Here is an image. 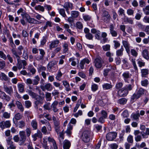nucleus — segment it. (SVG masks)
Returning a JSON list of instances; mask_svg holds the SVG:
<instances>
[{"instance_id":"f257e3e1","label":"nucleus","mask_w":149,"mask_h":149,"mask_svg":"<svg viewBox=\"0 0 149 149\" xmlns=\"http://www.w3.org/2000/svg\"><path fill=\"white\" fill-rule=\"evenodd\" d=\"M90 132L88 131H85L82 133L81 138L84 141L87 143L90 141Z\"/></svg>"},{"instance_id":"f03ea898","label":"nucleus","mask_w":149,"mask_h":149,"mask_svg":"<svg viewBox=\"0 0 149 149\" xmlns=\"http://www.w3.org/2000/svg\"><path fill=\"white\" fill-rule=\"evenodd\" d=\"M23 18H25L27 22L31 24H38L39 22L35 19L30 17L28 15L25 14H21Z\"/></svg>"},{"instance_id":"7ed1b4c3","label":"nucleus","mask_w":149,"mask_h":149,"mask_svg":"<svg viewBox=\"0 0 149 149\" xmlns=\"http://www.w3.org/2000/svg\"><path fill=\"white\" fill-rule=\"evenodd\" d=\"M52 119L54 122L55 131L57 133H58L60 130V123L54 116H53Z\"/></svg>"},{"instance_id":"20e7f679","label":"nucleus","mask_w":149,"mask_h":149,"mask_svg":"<svg viewBox=\"0 0 149 149\" xmlns=\"http://www.w3.org/2000/svg\"><path fill=\"white\" fill-rule=\"evenodd\" d=\"M103 61L101 58H95L94 61L95 66L97 68H100L102 67Z\"/></svg>"},{"instance_id":"39448f33","label":"nucleus","mask_w":149,"mask_h":149,"mask_svg":"<svg viewBox=\"0 0 149 149\" xmlns=\"http://www.w3.org/2000/svg\"><path fill=\"white\" fill-rule=\"evenodd\" d=\"M117 135V134L114 132H110L107 134L106 138L109 141H113L115 139Z\"/></svg>"},{"instance_id":"423d86ee","label":"nucleus","mask_w":149,"mask_h":149,"mask_svg":"<svg viewBox=\"0 0 149 149\" xmlns=\"http://www.w3.org/2000/svg\"><path fill=\"white\" fill-rule=\"evenodd\" d=\"M19 134L20 138V139L19 141L20 142V144L22 145L24 143L26 139L25 132L23 131H20L19 133Z\"/></svg>"},{"instance_id":"0eeeda50","label":"nucleus","mask_w":149,"mask_h":149,"mask_svg":"<svg viewBox=\"0 0 149 149\" xmlns=\"http://www.w3.org/2000/svg\"><path fill=\"white\" fill-rule=\"evenodd\" d=\"M40 88L43 91H45V90L48 91H50L52 89V86L51 84L47 83L44 86H41Z\"/></svg>"},{"instance_id":"6e6552de","label":"nucleus","mask_w":149,"mask_h":149,"mask_svg":"<svg viewBox=\"0 0 149 149\" xmlns=\"http://www.w3.org/2000/svg\"><path fill=\"white\" fill-rule=\"evenodd\" d=\"M127 90L124 88H123L118 91V95L120 97H124L127 95Z\"/></svg>"},{"instance_id":"1a4fd4ad","label":"nucleus","mask_w":149,"mask_h":149,"mask_svg":"<svg viewBox=\"0 0 149 149\" xmlns=\"http://www.w3.org/2000/svg\"><path fill=\"white\" fill-rule=\"evenodd\" d=\"M63 7L65 9L67 13L68 14H70V13L68 10L69 9L71 10L72 9V4L68 2H66L64 3Z\"/></svg>"},{"instance_id":"9d476101","label":"nucleus","mask_w":149,"mask_h":149,"mask_svg":"<svg viewBox=\"0 0 149 149\" xmlns=\"http://www.w3.org/2000/svg\"><path fill=\"white\" fill-rule=\"evenodd\" d=\"M90 61L88 59L84 58L79 63V66L81 69H83L84 68V65L85 63L87 64H89Z\"/></svg>"},{"instance_id":"9b49d317","label":"nucleus","mask_w":149,"mask_h":149,"mask_svg":"<svg viewBox=\"0 0 149 149\" xmlns=\"http://www.w3.org/2000/svg\"><path fill=\"white\" fill-rule=\"evenodd\" d=\"M114 26L113 24L110 25L109 29L111 34L113 37H116L117 35V33L114 30Z\"/></svg>"},{"instance_id":"f8f14e48","label":"nucleus","mask_w":149,"mask_h":149,"mask_svg":"<svg viewBox=\"0 0 149 149\" xmlns=\"http://www.w3.org/2000/svg\"><path fill=\"white\" fill-rule=\"evenodd\" d=\"M58 103V102L57 101H55L51 105V107L52 108V110L55 113L58 111V109L56 107Z\"/></svg>"},{"instance_id":"ddd939ff","label":"nucleus","mask_w":149,"mask_h":149,"mask_svg":"<svg viewBox=\"0 0 149 149\" xmlns=\"http://www.w3.org/2000/svg\"><path fill=\"white\" fill-rule=\"evenodd\" d=\"M3 88L4 91L9 95L13 93V89L11 86L8 87L5 85L4 86Z\"/></svg>"},{"instance_id":"4468645a","label":"nucleus","mask_w":149,"mask_h":149,"mask_svg":"<svg viewBox=\"0 0 149 149\" xmlns=\"http://www.w3.org/2000/svg\"><path fill=\"white\" fill-rule=\"evenodd\" d=\"M142 55L143 57L146 60H148L149 59V53L147 50L144 49L142 52Z\"/></svg>"},{"instance_id":"2eb2a0df","label":"nucleus","mask_w":149,"mask_h":149,"mask_svg":"<svg viewBox=\"0 0 149 149\" xmlns=\"http://www.w3.org/2000/svg\"><path fill=\"white\" fill-rule=\"evenodd\" d=\"M59 42L58 40H56L52 41L49 45L50 49L51 50L53 48L56 47L59 44Z\"/></svg>"},{"instance_id":"dca6fc26","label":"nucleus","mask_w":149,"mask_h":149,"mask_svg":"<svg viewBox=\"0 0 149 149\" xmlns=\"http://www.w3.org/2000/svg\"><path fill=\"white\" fill-rule=\"evenodd\" d=\"M103 17L104 18V22H106L109 20L110 19V15L106 11L104 12L103 14Z\"/></svg>"},{"instance_id":"f3484780","label":"nucleus","mask_w":149,"mask_h":149,"mask_svg":"<svg viewBox=\"0 0 149 149\" xmlns=\"http://www.w3.org/2000/svg\"><path fill=\"white\" fill-rule=\"evenodd\" d=\"M26 92L33 98L36 99L38 96V95L37 94L34 93L31 90H28L26 91Z\"/></svg>"},{"instance_id":"a211bd4d","label":"nucleus","mask_w":149,"mask_h":149,"mask_svg":"<svg viewBox=\"0 0 149 149\" xmlns=\"http://www.w3.org/2000/svg\"><path fill=\"white\" fill-rule=\"evenodd\" d=\"M16 104L17 108L21 112H23L24 110V108L21 103L18 101H17Z\"/></svg>"},{"instance_id":"6ab92c4d","label":"nucleus","mask_w":149,"mask_h":149,"mask_svg":"<svg viewBox=\"0 0 149 149\" xmlns=\"http://www.w3.org/2000/svg\"><path fill=\"white\" fill-rule=\"evenodd\" d=\"M48 140L49 142L52 143L54 149H57L58 148L56 142L53 138L48 137Z\"/></svg>"},{"instance_id":"aec40b11","label":"nucleus","mask_w":149,"mask_h":149,"mask_svg":"<svg viewBox=\"0 0 149 149\" xmlns=\"http://www.w3.org/2000/svg\"><path fill=\"white\" fill-rule=\"evenodd\" d=\"M39 51L40 52V54H41V56H38L37 57V58L38 60H42L43 59L44 56L45 54V53L44 52L43 50L42 49H39Z\"/></svg>"},{"instance_id":"412c9836","label":"nucleus","mask_w":149,"mask_h":149,"mask_svg":"<svg viewBox=\"0 0 149 149\" xmlns=\"http://www.w3.org/2000/svg\"><path fill=\"white\" fill-rule=\"evenodd\" d=\"M70 146V143L69 141L67 140L64 141L63 146L64 149H69Z\"/></svg>"},{"instance_id":"4be33fe9","label":"nucleus","mask_w":149,"mask_h":149,"mask_svg":"<svg viewBox=\"0 0 149 149\" xmlns=\"http://www.w3.org/2000/svg\"><path fill=\"white\" fill-rule=\"evenodd\" d=\"M40 80V78L37 75L36 76L34 77V79L33 81V84L35 85L38 84Z\"/></svg>"},{"instance_id":"5701e85b","label":"nucleus","mask_w":149,"mask_h":149,"mask_svg":"<svg viewBox=\"0 0 149 149\" xmlns=\"http://www.w3.org/2000/svg\"><path fill=\"white\" fill-rule=\"evenodd\" d=\"M72 129V126L71 125L69 124L67 130L65 131V133L68 135H70L71 134V131Z\"/></svg>"},{"instance_id":"b1692460","label":"nucleus","mask_w":149,"mask_h":149,"mask_svg":"<svg viewBox=\"0 0 149 149\" xmlns=\"http://www.w3.org/2000/svg\"><path fill=\"white\" fill-rule=\"evenodd\" d=\"M123 45L125 47L127 52L128 54H129L130 52V48L128 47L127 42L126 41H123Z\"/></svg>"},{"instance_id":"393cba45","label":"nucleus","mask_w":149,"mask_h":149,"mask_svg":"<svg viewBox=\"0 0 149 149\" xmlns=\"http://www.w3.org/2000/svg\"><path fill=\"white\" fill-rule=\"evenodd\" d=\"M141 72L142 77H145L146 75H148V70L146 69H142L141 70Z\"/></svg>"},{"instance_id":"a878e982","label":"nucleus","mask_w":149,"mask_h":149,"mask_svg":"<svg viewBox=\"0 0 149 149\" xmlns=\"http://www.w3.org/2000/svg\"><path fill=\"white\" fill-rule=\"evenodd\" d=\"M63 85L65 87L66 90L67 91H69L70 90L69 88V84L68 82L66 81H63Z\"/></svg>"},{"instance_id":"bb28decb","label":"nucleus","mask_w":149,"mask_h":149,"mask_svg":"<svg viewBox=\"0 0 149 149\" xmlns=\"http://www.w3.org/2000/svg\"><path fill=\"white\" fill-rule=\"evenodd\" d=\"M18 88L19 92L20 93H23L24 91V86L22 84H18Z\"/></svg>"},{"instance_id":"cd10ccee","label":"nucleus","mask_w":149,"mask_h":149,"mask_svg":"<svg viewBox=\"0 0 149 149\" xmlns=\"http://www.w3.org/2000/svg\"><path fill=\"white\" fill-rule=\"evenodd\" d=\"M2 77V79L5 81H7L8 80V77L3 73H0V78Z\"/></svg>"},{"instance_id":"c85d7f7f","label":"nucleus","mask_w":149,"mask_h":149,"mask_svg":"<svg viewBox=\"0 0 149 149\" xmlns=\"http://www.w3.org/2000/svg\"><path fill=\"white\" fill-rule=\"evenodd\" d=\"M31 125L33 129L35 130L36 129L38 124L36 120H33L31 123Z\"/></svg>"},{"instance_id":"c756f323","label":"nucleus","mask_w":149,"mask_h":149,"mask_svg":"<svg viewBox=\"0 0 149 149\" xmlns=\"http://www.w3.org/2000/svg\"><path fill=\"white\" fill-rule=\"evenodd\" d=\"M71 16L74 18L77 17L79 15V12L76 11H72L71 13Z\"/></svg>"},{"instance_id":"7c9ffc66","label":"nucleus","mask_w":149,"mask_h":149,"mask_svg":"<svg viewBox=\"0 0 149 149\" xmlns=\"http://www.w3.org/2000/svg\"><path fill=\"white\" fill-rule=\"evenodd\" d=\"M51 93H49L47 92L45 94V96L47 101H50L51 100Z\"/></svg>"},{"instance_id":"2f4dec72","label":"nucleus","mask_w":149,"mask_h":149,"mask_svg":"<svg viewBox=\"0 0 149 149\" xmlns=\"http://www.w3.org/2000/svg\"><path fill=\"white\" fill-rule=\"evenodd\" d=\"M112 87V85L108 84H105L103 85V88L104 90H108L111 88Z\"/></svg>"},{"instance_id":"473e14b6","label":"nucleus","mask_w":149,"mask_h":149,"mask_svg":"<svg viewBox=\"0 0 149 149\" xmlns=\"http://www.w3.org/2000/svg\"><path fill=\"white\" fill-rule=\"evenodd\" d=\"M57 63V62L56 61H52L50 62L48 65V68L51 69L52 66L55 65Z\"/></svg>"},{"instance_id":"72a5a7b5","label":"nucleus","mask_w":149,"mask_h":149,"mask_svg":"<svg viewBox=\"0 0 149 149\" xmlns=\"http://www.w3.org/2000/svg\"><path fill=\"white\" fill-rule=\"evenodd\" d=\"M132 118L135 120H137L139 119V117H140V115L139 112V111H138V113L136 114L133 113L132 115Z\"/></svg>"},{"instance_id":"f704fd0d","label":"nucleus","mask_w":149,"mask_h":149,"mask_svg":"<svg viewBox=\"0 0 149 149\" xmlns=\"http://www.w3.org/2000/svg\"><path fill=\"white\" fill-rule=\"evenodd\" d=\"M68 44L67 43H65L63 45V52L65 53H67L68 52Z\"/></svg>"},{"instance_id":"c9c22d12","label":"nucleus","mask_w":149,"mask_h":149,"mask_svg":"<svg viewBox=\"0 0 149 149\" xmlns=\"http://www.w3.org/2000/svg\"><path fill=\"white\" fill-rule=\"evenodd\" d=\"M143 11L146 15H149V5L146 6L143 8Z\"/></svg>"},{"instance_id":"e433bc0d","label":"nucleus","mask_w":149,"mask_h":149,"mask_svg":"<svg viewBox=\"0 0 149 149\" xmlns=\"http://www.w3.org/2000/svg\"><path fill=\"white\" fill-rule=\"evenodd\" d=\"M148 84V79H145L141 81V85L142 86L147 87Z\"/></svg>"},{"instance_id":"4c0bfd02","label":"nucleus","mask_w":149,"mask_h":149,"mask_svg":"<svg viewBox=\"0 0 149 149\" xmlns=\"http://www.w3.org/2000/svg\"><path fill=\"white\" fill-rule=\"evenodd\" d=\"M141 96L139 95V93H136L134 94L132 96V99L134 100L135 99H137L140 98Z\"/></svg>"},{"instance_id":"58836bf2","label":"nucleus","mask_w":149,"mask_h":149,"mask_svg":"<svg viewBox=\"0 0 149 149\" xmlns=\"http://www.w3.org/2000/svg\"><path fill=\"white\" fill-rule=\"evenodd\" d=\"M141 96L139 95V93H136L134 94L132 96V99L134 100L135 99H137L140 98Z\"/></svg>"},{"instance_id":"ea45409f","label":"nucleus","mask_w":149,"mask_h":149,"mask_svg":"<svg viewBox=\"0 0 149 149\" xmlns=\"http://www.w3.org/2000/svg\"><path fill=\"white\" fill-rule=\"evenodd\" d=\"M17 125L19 127L22 128L25 126V123L24 121L21 120L18 122Z\"/></svg>"},{"instance_id":"a19ab883","label":"nucleus","mask_w":149,"mask_h":149,"mask_svg":"<svg viewBox=\"0 0 149 149\" xmlns=\"http://www.w3.org/2000/svg\"><path fill=\"white\" fill-rule=\"evenodd\" d=\"M31 102L29 100L26 101L25 102V106L27 108H29L31 106Z\"/></svg>"},{"instance_id":"79ce46f5","label":"nucleus","mask_w":149,"mask_h":149,"mask_svg":"<svg viewBox=\"0 0 149 149\" xmlns=\"http://www.w3.org/2000/svg\"><path fill=\"white\" fill-rule=\"evenodd\" d=\"M17 66L19 70H21L22 68V65L21 62V61L20 60V58L17 59Z\"/></svg>"},{"instance_id":"37998d69","label":"nucleus","mask_w":149,"mask_h":149,"mask_svg":"<svg viewBox=\"0 0 149 149\" xmlns=\"http://www.w3.org/2000/svg\"><path fill=\"white\" fill-rule=\"evenodd\" d=\"M59 13L60 15H61L63 17H65L66 16V15L65 13V10L64 9L61 8L59 10Z\"/></svg>"},{"instance_id":"c03bdc74","label":"nucleus","mask_w":149,"mask_h":149,"mask_svg":"<svg viewBox=\"0 0 149 149\" xmlns=\"http://www.w3.org/2000/svg\"><path fill=\"white\" fill-rule=\"evenodd\" d=\"M101 116L105 118H106L107 117V113L106 111L104 110H102L101 111Z\"/></svg>"},{"instance_id":"a18cd8bd","label":"nucleus","mask_w":149,"mask_h":149,"mask_svg":"<svg viewBox=\"0 0 149 149\" xmlns=\"http://www.w3.org/2000/svg\"><path fill=\"white\" fill-rule=\"evenodd\" d=\"M35 8L36 10H39L42 12H43L44 10V7L40 5H38V6H36Z\"/></svg>"},{"instance_id":"49530a36","label":"nucleus","mask_w":149,"mask_h":149,"mask_svg":"<svg viewBox=\"0 0 149 149\" xmlns=\"http://www.w3.org/2000/svg\"><path fill=\"white\" fill-rule=\"evenodd\" d=\"M127 101L126 99L122 98L118 100V102L120 104H125L126 103Z\"/></svg>"},{"instance_id":"de8ad7c7","label":"nucleus","mask_w":149,"mask_h":149,"mask_svg":"<svg viewBox=\"0 0 149 149\" xmlns=\"http://www.w3.org/2000/svg\"><path fill=\"white\" fill-rule=\"evenodd\" d=\"M22 118V116L19 113H18L15 115V118L16 120H19Z\"/></svg>"},{"instance_id":"09e8293b","label":"nucleus","mask_w":149,"mask_h":149,"mask_svg":"<svg viewBox=\"0 0 149 149\" xmlns=\"http://www.w3.org/2000/svg\"><path fill=\"white\" fill-rule=\"evenodd\" d=\"M11 51L13 54L15 55L17 59H18L19 58H20L19 56L18 55L17 52L13 48L12 49Z\"/></svg>"},{"instance_id":"8fccbe9b","label":"nucleus","mask_w":149,"mask_h":149,"mask_svg":"<svg viewBox=\"0 0 149 149\" xmlns=\"http://www.w3.org/2000/svg\"><path fill=\"white\" fill-rule=\"evenodd\" d=\"M110 45H107L103 46L102 48L104 50L106 51L109 50L110 49Z\"/></svg>"},{"instance_id":"3c124183","label":"nucleus","mask_w":149,"mask_h":149,"mask_svg":"<svg viewBox=\"0 0 149 149\" xmlns=\"http://www.w3.org/2000/svg\"><path fill=\"white\" fill-rule=\"evenodd\" d=\"M74 60V58H71L69 59V61L71 62V65L73 66H75L76 64V63Z\"/></svg>"},{"instance_id":"603ef678","label":"nucleus","mask_w":149,"mask_h":149,"mask_svg":"<svg viewBox=\"0 0 149 149\" xmlns=\"http://www.w3.org/2000/svg\"><path fill=\"white\" fill-rule=\"evenodd\" d=\"M97 85L95 84H94L92 85L91 89L93 91H95L98 89Z\"/></svg>"},{"instance_id":"864d4df0","label":"nucleus","mask_w":149,"mask_h":149,"mask_svg":"<svg viewBox=\"0 0 149 149\" xmlns=\"http://www.w3.org/2000/svg\"><path fill=\"white\" fill-rule=\"evenodd\" d=\"M132 64L133 65V67H134V68L135 70H137V68L136 63V62H135V58H132Z\"/></svg>"},{"instance_id":"5fc2aeb1","label":"nucleus","mask_w":149,"mask_h":149,"mask_svg":"<svg viewBox=\"0 0 149 149\" xmlns=\"http://www.w3.org/2000/svg\"><path fill=\"white\" fill-rule=\"evenodd\" d=\"M76 26L79 29H81L83 28V25L80 22H77Z\"/></svg>"},{"instance_id":"6e6d98bb","label":"nucleus","mask_w":149,"mask_h":149,"mask_svg":"<svg viewBox=\"0 0 149 149\" xmlns=\"http://www.w3.org/2000/svg\"><path fill=\"white\" fill-rule=\"evenodd\" d=\"M123 48H121L120 49L118 50L116 52V54L118 56H120L122 55L123 52Z\"/></svg>"},{"instance_id":"4d7b16f0","label":"nucleus","mask_w":149,"mask_h":149,"mask_svg":"<svg viewBox=\"0 0 149 149\" xmlns=\"http://www.w3.org/2000/svg\"><path fill=\"white\" fill-rule=\"evenodd\" d=\"M12 138L11 137H8L6 140L7 143L8 145H10L13 144V142L11 141Z\"/></svg>"},{"instance_id":"13d9d810","label":"nucleus","mask_w":149,"mask_h":149,"mask_svg":"<svg viewBox=\"0 0 149 149\" xmlns=\"http://www.w3.org/2000/svg\"><path fill=\"white\" fill-rule=\"evenodd\" d=\"M131 54L134 57H136L138 55V53L134 49L131 50Z\"/></svg>"},{"instance_id":"bf43d9fd","label":"nucleus","mask_w":149,"mask_h":149,"mask_svg":"<svg viewBox=\"0 0 149 149\" xmlns=\"http://www.w3.org/2000/svg\"><path fill=\"white\" fill-rule=\"evenodd\" d=\"M145 91V90L144 89L142 88H141L138 91L137 93L141 96L142 95L144 94Z\"/></svg>"},{"instance_id":"052dcab7","label":"nucleus","mask_w":149,"mask_h":149,"mask_svg":"<svg viewBox=\"0 0 149 149\" xmlns=\"http://www.w3.org/2000/svg\"><path fill=\"white\" fill-rule=\"evenodd\" d=\"M110 146L111 149H117L118 146L116 143H112L110 145Z\"/></svg>"},{"instance_id":"680f3d73","label":"nucleus","mask_w":149,"mask_h":149,"mask_svg":"<svg viewBox=\"0 0 149 149\" xmlns=\"http://www.w3.org/2000/svg\"><path fill=\"white\" fill-rule=\"evenodd\" d=\"M50 104V103H47L44 105L43 107L46 110H50V109L49 107Z\"/></svg>"},{"instance_id":"e2e57ef3","label":"nucleus","mask_w":149,"mask_h":149,"mask_svg":"<svg viewBox=\"0 0 149 149\" xmlns=\"http://www.w3.org/2000/svg\"><path fill=\"white\" fill-rule=\"evenodd\" d=\"M123 86V84L121 82H118L116 84V88L117 89H118L121 88Z\"/></svg>"},{"instance_id":"0e129e2a","label":"nucleus","mask_w":149,"mask_h":149,"mask_svg":"<svg viewBox=\"0 0 149 149\" xmlns=\"http://www.w3.org/2000/svg\"><path fill=\"white\" fill-rule=\"evenodd\" d=\"M0 57L5 60L6 58V55L4 54L3 52L1 51H0Z\"/></svg>"},{"instance_id":"69168bd1","label":"nucleus","mask_w":149,"mask_h":149,"mask_svg":"<svg viewBox=\"0 0 149 149\" xmlns=\"http://www.w3.org/2000/svg\"><path fill=\"white\" fill-rule=\"evenodd\" d=\"M86 37L89 40H92L93 38V36L91 33H88L86 34Z\"/></svg>"},{"instance_id":"338daca9","label":"nucleus","mask_w":149,"mask_h":149,"mask_svg":"<svg viewBox=\"0 0 149 149\" xmlns=\"http://www.w3.org/2000/svg\"><path fill=\"white\" fill-rule=\"evenodd\" d=\"M28 69L33 74H35L36 72V70L34 68H31L29 67Z\"/></svg>"},{"instance_id":"774afa93","label":"nucleus","mask_w":149,"mask_h":149,"mask_svg":"<svg viewBox=\"0 0 149 149\" xmlns=\"http://www.w3.org/2000/svg\"><path fill=\"white\" fill-rule=\"evenodd\" d=\"M129 115L128 114V111H127L125 110L123 111L122 114V116L124 118H127Z\"/></svg>"}]
</instances>
